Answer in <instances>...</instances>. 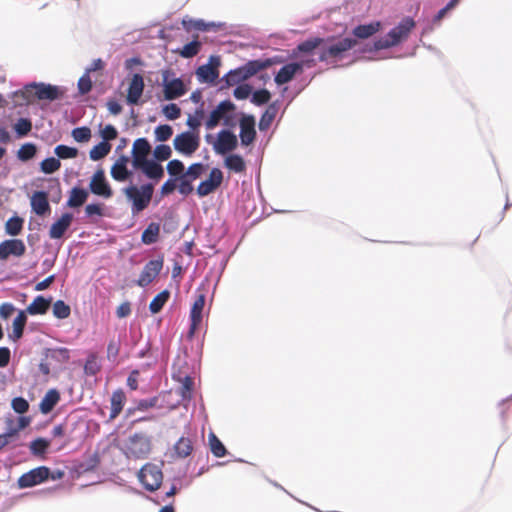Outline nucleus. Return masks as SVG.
Segmentation results:
<instances>
[{"label": "nucleus", "mask_w": 512, "mask_h": 512, "mask_svg": "<svg viewBox=\"0 0 512 512\" xmlns=\"http://www.w3.org/2000/svg\"><path fill=\"white\" fill-rule=\"evenodd\" d=\"M356 47V39L346 37H310L298 43L291 50V57L317 55L320 62L339 67L338 62L343 60L351 49Z\"/></svg>", "instance_id": "1"}, {"label": "nucleus", "mask_w": 512, "mask_h": 512, "mask_svg": "<svg viewBox=\"0 0 512 512\" xmlns=\"http://www.w3.org/2000/svg\"><path fill=\"white\" fill-rule=\"evenodd\" d=\"M416 27V21L411 16H404L399 23L391 28L384 37H379L372 42H367L358 48V52L373 53L383 49L398 46L409 37Z\"/></svg>", "instance_id": "2"}, {"label": "nucleus", "mask_w": 512, "mask_h": 512, "mask_svg": "<svg viewBox=\"0 0 512 512\" xmlns=\"http://www.w3.org/2000/svg\"><path fill=\"white\" fill-rule=\"evenodd\" d=\"M121 191L131 204L132 214L137 215L149 206L154 193V183L136 185L130 182L129 185L123 187Z\"/></svg>", "instance_id": "3"}, {"label": "nucleus", "mask_w": 512, "mask_h": 512, "mask_svg": "<svg viewBox=\"0 0 512 512\" xmlns=\"http://www.w3.org/2000/svg\"><path fill=\"white\" fill-rule=\"evenodd\" d=\"M164 462L161 461V464L155 463H146L141 467L138 472L139 482L143 485V487L149 492H155L160 488L163 482V472L162 466Z\"/></svg>", "instance_id": "4"}, {"label": "nucleus", "mask_w": 512, "mask_h": 512, "mask_svg": "<svg viewBox=\"0 0 512 512\" xmlns=\"http://www.w3.org/2000/svg\"><path fill=\"white\" fill-rule=\"evenodd\" d=\"M200 146L199 131H184L173 139L174 149L187 157L192 156Z\"/></svg>", "instance_id": "5"}, {"label": "nucleus", "mask_w": 512, "mask_h": 512, "mask_svg": "<svg viewBox=\"0 0 512 512\" xmlns=\"http://www.w3.org/2000/svg\"><path fill=\"white\" fill-rule=\"evenodd\" d=\"M127 449L137 459L146 458L151 451V437L145 433H134L128 439Z\"/></svg>", "instance_id": "6"}, {"label": "nucleus", "mask_w": 512, "mask_h": 512, "mask_svg": "<svg viewBox=\"0 0 512 512\" xmlns=\"http://www.w3.org/2000/svg\"><path fill=\"white\" fill-rule=\"evenodd\" d=\"M239 127L241 145L244 147L252 145L257 137L255 116L245 112H240Z\"/></svg>", "instance_id": "7"}, {"label": "nucleus", "mask_w": 512, "mask_h": 512, "mask_svg": "<svg viewBox=\"0 0 512 512\" xmlns=\"http://www.w3.org/2000/svg\"><path fill=\"white\" fill-rule=\"evenodd\" d=\"M238 136L231 129H221L216 136L214 143V152L218 155L225 156L234 151L238 147Z\"/></svg>", "instance_id": "8"}, {"label": "nucleus", "mask_w": 512, "mask_h": 512, "mask_svg": "<svg viewBox=\"0 0 512 512\" xmlns=\"http://www.w3.org/2000/svg\"><path fill=\"white\" fill-rule=\"evenodd\" d=\"M223 172L218 167H213L208 177L204 180H202L197 188H196V194L200 197H206L212 193H214L223 183Z\"/></svg>", "instance_id": "9"}, {"label": "nucleus", "mask_w": 512, "mask_h": 512, "mask_svg": "<svg viewBox=\"0 0 512 512\" xmlns=\"http://www.w3.org/2000/svg\"><path fill=\"white\" fill-rule=\"evenodd\" d=\"M48 472L49 467L47 466H38L29 470L26 473H23L17 481L18 487L20 489L32 488L36 485L45 483L48 481Z\"/></svg>", "instance_id": "10"}, {"label": "nucleus", "mask_w": 512, "mask_h": 512, "mask_svg": "<svg viewBox=\"0 0 512 512\" xmlns=\"http://www.w3.org/2000/svg\"><path fill=\"white\" fill-rule=\"evenodd\" d=\"M163 264V255L158 256L157 259L149 260L143 267V270L141 271L139 278L135 281V284L143 288L151 284L160 274Z\"/></svg>", "instance_id": "11"}, {"label": "nucleus", "mask_w": 512, "mask_h": 512, "mask_svg": "<svg viewBox=\"0 0 512 512\" xmlns=\"http://www.w3.org/2000/svg\"><path fill=\"white\" fill-rule=\"evenodd\" d=\"M236 109V105L234 102L227 98L220 101L210 112L208 118L205 121V127L207 130L215 129L220 121L225 118V115H228L230 111H234Z\"/></svg>", "instance_id": "12"}, {"label": "nucleus", "mask_w": 512, "mask_h": 512, "mask_svg": "<svg viewBox=\"0 0 512 512\" xmlns=\"http://www.w3.org/2000/svg\"><path fill=\"white\" fill-rule=\"evenodd\" d=\"M151 144L146 137L137 138L132 146L130 161L134 170L143 165L144 162L148 161L149 152L151 151Z\"/></svg>", "instance_id": "13"}, {"label": "nucleus", "mask_w": 512, "mask_h": 512, "mask_svg": "<svg viewBox=\"0 0 512 512\" xmlns=\"http://www.w3.org/2000/svg\"><path fill=\"white\" fill-rule=\"evenodd\" d=\"M26 87H32L35 89L34 94L38 100H48L50 102L62 99L65 92V90L60 86L42 82H32Z\"/></svg>", "instance_id": "14"}, {"label": "nucleus", "mask_w": 512, "mask_h": 512, "mask_svg": "<svg viewBox=\"0 0 512 512\" xmlns=\"http://www.w3.org/2000/svg\"><path fill=\"white\" fill-rule=\"evenodd\" d=\"M130 157L127 155H120L117 160L113 163L110 169L111 177L117 182H132L134 176V168L129 169L128 164Z\"/></svg>", "instance_id": "15"}, {"label": "nucleus", "mask_w": 512, "mask_h": 512, "mask_svg": "<svg viewBox=\"0 0 512 512\" xmlns=\"http://www.w3.org/2000/svg\"><path fill=\"white\" fill-rule=\"evenodd\" d=\"M164 100L170 101L178 99L186 94L188 88L181 77H172L171 82H167V76L162 79Z\"/></svg>", "instance_id": "16"}, {"label": "nucleus", "mask_w": 512, "mask_h": 512, "mask_svg": "<svg viewBox=\"0 0 512 512\" xmlns=\"http://www.w3.org/2000/svg\"><path fill=\"white\" fill-rule=\"evenodd\" d=\"M25 252L26 246L21 239H5L0 243V261H5L10 256L21 257Z\"/></svg>", "instance_id": "17"}, {"label": "nucleus", "mask_w": 512, "mask_h": 512, "mask_svg": "<svg viewBox=\"0 0 512 512\" xmlns=\"http://www.w3.org/2000/svg\"><path fill=\"white\" fill-rule=\"evenodd\" d=\"M136 171H140L149 179L148 183H154V186L164 177L165 168L162 163L150 157V159L141 165Z\"/></svg>", "instance_id": "18"}, {"label": "nucleus", "mask_w": 512, "mask_h": 512, "mask_svg": "<svg viewBox=\"0 0 512 512\" xmlns=\"http://www.w3.org/2000/svg\"><path fill=\"white\" fill-rule=\"evenodd\" d=\"M48 191L38 190L33 193L30 199L31 209L37 216H46L51 212L48 200Z\"/></svg>", "instance_id": "19"}, {"label": "nucleus", "mask_w": 512, "mask_h": 512, "mask_svg": "<svg viewBox=\"0 0 512 512\" xmlns=\"http://www.w3.org/2000/svg\"><path fill=\"white\" fill-rule=\"evenodd\" d=\"M144 79L140 73H135L129 83L126 102L129 105H139L144 91Z\"/></svg>", "instance_id": "20"}, {"label": "nucleus", "mask_w": 512, "mask_h": 512, "mask_svg": "<svg viewBox=\"0 0 512 512\" xmlns=\"http://www.w3.org/2000/svg\"><path fill=\"white\" fill-rule=\"evenodd\" d=\"M382 22L378 20L371 21L369 23L359 24L352 29L351 38L358 40H366L374 36L376 33L382 30Z\"/></svg>", "instance_id": "21"}, {"label": "nucleus", "mask_w": 512, "mask_h": 512, "mask_svg": "<svg viewBox=\"0 0 512 512\" xmlns=\"http://www.w3.org/2000/svg\"><path fill=\"white\" fill-rule=\"evenodd\" d=\"M298 74H301V66L295 61L284 63L283 66L274 75V82L278 85L289 83Z\"/></svg>", "instance_id": "22"}, {"label": "nucleus", "mask_w": 512, "mask_h": 512, "mask_svg": "<svg viewBox=\"0 0 512 512\" xmlns=\"http://www.w3.org/2000/svg\"><path fill=\"white\" fill-rule=\"evenodd\" d=\"M74 216L71 212H64L49 229V236L51 239H60L65 232L70 228Z\"/></svg>", "instance_id": "23"}, {"label": "nucleus", "mask_w": 512, "mask_h": 512, "mask_svg": "<svg viewBox=\"0 0 512 512\" xmlns=\"http://www.w3.org/2000/svg\"><path fill=\"white\" fill-rule=\"evenodd\" d=\"M281 106V100L277 99L271 102L266 110L261 115V118L258 123V128L260 131H266L271 126L273 120L275 119L279 109Z\"/></svg>", "instance_id": "24"}, {"label": "nucleus", "mask_w": 512, "mask_h": 512, "mask_svg": "<svg viewBox=\"0 0 512 512\" xmlns=\"http://www.w3.org/2000/svg\"><path fill=\"white\" fill-rule=\"evenodd\" d=\"M52 301V297H44L43 295H37L34 300L22 310L26 315H43L49 309V304Z\"/></svg>", "instance_id": "25"}, {"label": "nucleus", "mask_w": 512, "mask_h": 512, "mask_svg": "<svg viewBox=\"0 0 512 512\" xmlns=\"http://www.w3.org/2000/svg\"><path fill=\"white\" fill-rule=\"evenodd\" d=\"M89 191L83 187L74 186L69 192V198L65 206L77 209L80 208L88 199Z\"/></svg>", "instance_id": "26"}, {"label": "nucleus", "mask_w": 512, "mask_h": 512, "mask_svg": "<svg viewBox=\"0 0 512 512\" xmlns=\"http://www.w3.org/2000/svg\"><path fill=\"white\" fill-rule=\"evenodd\" d=\"M245 80L246 78L241 66L235 69H231L226 74H224L221 79H219V82L221 83L220 90L232 87L234 85L236 86Z\"/></svg>", "instance_id": "27"}, {"label": "nucleus", "mask_w": 512, "mask_h": 512, "mask_svg": "<svg viewBox=\"0 0 512 512\" xmlns=\"http://www.w3.org/2000/svg\"><path fill=\"white\" fill-rule=\"evenodd\" d=\"M195 75L200 83L215 84L219 79V70L209 64H203L196 69Z\"/></svg>", "instance_id": "28"}, {"label": "nucleus", "mask_w": 512, "mask_h": 512, "mask_svg": "<svg viewBox=\"0 0 512 512\" xmlns=\"http://www.w3.org/2000/svg\"><path fill=\"white\" fill-rule=\"evenodd\" d=\"M60 401V392L56 388L49 389L39 403L42 414H49Z\"/></svg>", "instance_id": "29"}, {"label": "nucleus", "mask_w": 512, "mask_h": 512, "mask_svg": "<svg viewBox=\"0 0 512 512\" xmlns=\"http://www.w3.org/2000/svg\"><path fill=\"white\" fill-rule=\"evenodd\" d=\"M42 355L58 364H65L70 360V350L66 347L44 348Z\"/></svg>", "instance_id": "30"}, {"label": "nucleus", "mask_w": 512, "mask_h": 512, "mask_svg": "<svg viewBox=\"0 0 512 512\" xmlns=\"http://www.w3.org/2000/svg\"><path fill=\"white\" fill-rule=\"evenodd\" d=\"M26 323L27 315L19 310L12 323V332L8 334L9 339L13 342L19 341L23 337Z\"/></svg>", "instance_id": "31"}, {"label": "nucleus", "mask_w": 512, "mask_h": 512, "mask_svg": "<svg viewBox=\"0 0 512 512\" xmlns=\"http://www.w3.org/2000/svg\"><path fill=\"white\" fill-rule=\"evenodd\" d=\"M202 48V42L198 40V36H194V38L186 43L181 48H176L173 50L174 53L180 55L184 59H190L195 57Z\"/></svg>", "instance_id": "32"}, {"label": "nucleus", "mask_w": 512, "mask_h": 512, "mask_svg": "<svg viewBox=\"0 0 512 512\" xmlns=\"http://www.w3.org/2000/svg\"><path fill=\"white\" fill-rule=\"evenodd\" d=\"M126 401V395L122 389H117L112 393L110 402H111V411L109 420L115 419L123 410L124 404Z\"/></svg>", "instance_id": "33"}, {"label": "nucleus", "mask_w": 512, "mask_h": 512, "mask_svg": "<svg viewBox=\"0 0 512 512\" xmlns=\"http://www.w3.org/2000/svg\"><path fill=\"white\" fill-rule=\"evenodd\" d=\"M206 302V296L204 293H199L196 295L195 300L191 306L189 313V320L192 322H202L203 320V310Z\"/></svg>", "instance_id": "34"}, {"label": "nucleus", "mask_w": 512, "mask_h": 512, "mask_svg": "<svg viewBox=\"0 0 512 512\" xmlns=\"http://www.w3.org/2000/svg\"><path fill=\"white\" fill-rule=\"evenodd\" d=\"M89 193L102 197L104 199H109L113 196V190L108 182V180L105 181H98V182H89V188L87 189Z\"/></svg>", "instance_id": "35"}, {"label": "nucleus", "mask_w": 512, "mask_h": 512, "mask_svg": "<svg viewBox=\"0 0 512 512\" xmlns=\"http://www.w3.org/2000/svg\"><path fill=\"white\" fill-rule=\"evenodd\" d=\"M160 224L157 222H150L141 235V242L145 245H152L159 240Z\"/></svg>", "instance_id": "36"}, {"label": "nucleus", "mask_w": 512, "mask_h": 512, "mask_svg": "<svg viewBox=\"0 0 512 512\" xmlns=\"http://www.w3.org/2000/svg\"><path fill=\"white\" fill-rule=\"evenodd\" d=\"M51 441L45 437H37L29 443V450L32 455L44 457L50 447Z\"/></svg>", "instance_id": "37"}, {"label": "nucleus", "mask_w": 512, "mask_h": 512, "mask_svg": "<svg viewBox=\"0 0 512 512\" xmlns=\"http://www.w3.org/2000/svg\"><path fill=\"white\" fill-rule=\"evenodd\" d=\"M178 182V193L183 197L189 196L194 191V181H196L193 177L189 176V174L185 171L181 175L176 177Z\"/></svg>", "instance_id": "38"}, {"label": "nucleus", "mask_w": 512, "mask_h": 512, "mask_svg": "<svg viewBox=\"0 0 512 512\" xmlns=\"http://www.w3.org/2000/svg\"><path fill=\"white\" fill-rule=\"evenodd\" d=\"M224 165L230 171L242 173L246 169L244 158L240 154H229L224 159Z\"/></svg>", "instance_id": "39"}, {"label": "nucleus", "mask_w": 512, "mask_h": 512, "mask_svg": "<svg viewBox=\"0 0 512 512\" xmlns=\"http://www.w3.org/2000/svg\"><path fill=\"white\" fill-rule=\"evenodd\" d=\"M24 226V219L16 213L11 216L5 223V233L11 237L21 234Z\"/></svg>", "instance_id": "40"}, {"label": "nucleus", "mask_w": 512, "mask_h": 512, "mask_svg": "<svg viewBox=\"0 0 512 512\" xmlns=\"http://www.w3.org/2000/svg\"><path fill=\"white\" fill-rule=\"evenodd\" d=\"M170 291L168 289L162 290L160 293H158L149 303V311L152 314H158L161 312L165 304L170 298Z\"/></svg>", "instance_id": "41"}, {"label": "nucleus", "mask_w": 512, "mask_h": 512, "mask_svg": "<svg viewBox=\"0 0 512 512\" xmlns=\"http://www.w3.org/2000/svg\"><path fill=\"white\" fill-rule=\"evenodd\" d=\"M173 448L178 458H186L192 453L193 444L190 438L182 436L174 444Z\"/></svg>", "instance_id": "42"}, {"label": "nucleus", "mask_w": 512, "mask_h": 512, "mask_svg": "<svg viewBox=\"0 0 512 512\" xmlns=\"http://www.w3.org/2000/svg\"><path fill=\"white\" fill-rule=\"evenodd\" d=\"M246 80L266 69L264 59H253L241 65Z\"/></svg>", "instance_id": "43"}, {"label": "nucleus", "mask_w": 512, "mask_h": 512, "mask_svg": "<svg viewBox=\"0 0 512 512\" xmlns=\"http://www.w3.org/2000/svg\"><path fill=\"white\" fill-rule=\"evenodd\" d=\"M111 144L107 141H101L98 144L94 145L92 149L89 151V158L92 161H99L106 157L111 151Z\"/></svg>", "instance_id": "44"}, {"label": "nucleus", "mask_w": 512, "mask_h": 512, "mask_svg": "<svg viewBox=\"0 0 512 512\" xmlns=\"http://www.w3.org/2000/svg\"><path fill=\"white\" fill-rule=\"evenodd\" d=\"M100 464V455L96 451L88 456L84 457V459L78 464V469L81 472H92L96 470L98 465Z\"/></svg>", "instance_id": "45"}, {"label": "nucleus", "mask_w": 512, "mask_h": 512, "mask_svg": "<svg viewBox=\"0 0 512 512\" xmlns=\"http://www.w3.org/2000/svg\"><path fill=\"white\" fill-rule=\"evenodd\" d=\"M37 151L38 148L35 143L26 142L17 151V158L21 162H28L36 156Z\"/></svg>", "instance_id": "46"}, {"label": "nucleus", "mask_w": 512, "mask_h": 512, "mask_svg": "<svg viewBox=\"0 0 512 512\" xmlns=\"http://www.w3.org/2000/svg\"><path fill=\"white\" fill-rule=\"evenodd\" d=\"M61 167V161L59 158L50 156L46 157L39 163V169L42 173L46 175H51L58 171Z\"/></svg>", "instance_id": "47"}, {"label": "nucleus", "mask_w": 512, "mask_h": 512, "mask_svg": "<svg viewBox=\"0 0 512 512\" xmlns=\"http://www.w3.org/2000/svg\"><path fill=\"white\" fill-rule=\"evenodd\" d=\"M17 138L26 137L32 130V121L27 117H20L13 126Z\"/></svg>", "instance_id": "48"}, {"label": "nucleus", "mask_w": 512, "mask_h": 512, "mask_svg": "<svg viewBox=\"0 0 512 512\" xmlns=\"http://www.w3.org/2000/svg\"><path fill=\"white\" fill-rule=\"evenodd\" d=\"M271 93L266 88H259L255 90L253 88L252 96L250 98V102L255 106H263L270 102Z\"/></svg>", "instance_id": "49"}, {"label": "nucleus", "mask_w": 512, "mask_h": 512, "mask_svg": "<svg viewBox=\"0 0 512 512\" xmlns=\"http://www.w3.org/2000/svg\"><path fill=\"white\" fill-rule=\"evenodd\" d=\"M79 150L76 147L59 144L54 148V154L59 161L62 159H74L78 156Z\"/></svg>", "instance_id": "50"}, {"label": "nucleus", "mask_w": 512, "mask_h": 512, "mask_svg": "<svg viewBox=\"0 0 512 512\" xmlns=\"http://www.w3.org/2000/svg\"><path fill=\"white\" fill-rule=\"evenodd\" d=\"M209 445L210 450L215 457L221 458L228 453L224 444L213 432L209 434Z\"/></svg>", "instance_id": "51"}, {"label": "nucleus", "mask_w": 512, "mask_h": 512, "mask_svg": "<svg viewBox=\"0 0 512 512\" xmlns=\"http://www.w3.org/2000/svg\"><path fill=\"white\" fill-rule=\"evenodd\" d=\"M193 389H194L193 378L189 375H185L181 381V387L179 388V394L183 401L191 400Z\"/></svg>", "instance_id": "52"}, {"label": "nucleus", "mask_w": 512, "mask_h": 512, "mask_svg": "<svg viewBox=\"0 0 512 512\" xmlns=\"http://www.w3.org/2000/svg\"><path fill=\"white\" fill-rule=\"evenodd\" d=\"M154 135L157 142H166L173 135V127L169 124H159L154 129Z\"/></svg>", "instance_id": "53"}, {"label": "nucleus", "mask_w": 512, "mask_h": 512, "mask_svg": "<svg viewBox=\"0 0 512 512\" xmlns=\"http://www.w3.org/2000/svg\"><path fill=\"white\" fill-rule=\"evenodd\" d=\"M172 156V149L169 145L160 143L156 145V147L153 150V155L151 158L157 160V162L162 163L163 161H166L170 159Z\"/></svg>", "instance_id": "54"}, {"label": "nucleus", "mask_w": 512, "mask_h": 512, "mask_svg": "<svg viewBox=\"0 0 512 512\" xmlns=\"http://www.w3.org/2000/svg\"><path fill=\"white\" fill-rule=\"evenodd\" d=\"M181 23L183 28L188 32L191 30L206 32V21L203 19L184 17Z\"/></svg>", "instance_id": "55"}, {"label": "nucleus", "mask_w": 512, "mask_h": 512, "mask_svg": "<svg viewBox=\"0 0 512 512\" xmlns=\"http://www.w3.org/2000/svg\"><path fill=\"white\" fill-rule=\"evenodd\" d=\"M7 428L2 433V436H4L5 440L8 441V445L13 443L18 437L21 432L20 429L16 425H14V421L11 418H7L5 421Z\"/></svg>", "instance_id": "56"}, {"label": "nucleus", "mask_w": 512, "mask_h": 512, "mask_svg": "<svg viewBox=\"0 0 512 512\" xmlns=\"http://www.w3.org/2000/svg\"><path fill=\"white\" fill-rule=\"evenodd\" d=\"M71 136L78 143H86L91 139L92 133L88 126H79L72 130Z\"/></svg>", "instance_id": "57"}, {"label": "nucleus", "mask_w": 512, "mask_h": 512, "mask_svg": "<svg viewBox=\"0 0 512 512\" xmlns=\"http://www.w3.org/2000/svg\"><path fill=\"white\" fill-rule=\"evenodd\" d=\"M53 315L57 319H66L71 314V308L68 304H66L63 300H57L53 304Z\"/></svg>", "instance_id": "58"}, {"label": "nucleus", "mask_w": 512, "mask_h": 512, "mask_svg": "<svg viewBox=\"0 0 512 512\" xmlns=\"http://www.w3.org/2000/svg\"><path fill=\"white\" fill-rule=\"evenodd\" d=\"M253 86L247 83H241L235 86L233 90V96L237 100L250 99L253 92Z\"/></svg>", "instance_id": "59"}, {"label": "nucleus", "mask_w": 512, "mask_h": 512, "mask_svg": "<svg viewBox=\"0 0 512 512\" xmlns=\"http://www.w3.org/2000/svg\"><path fill=\"white\" fill-rule=\"evenodd\" d=\"M178 182L176 177H170L162 184L159 190V197L164 198L173 194L175 191L178 192Z\"/></svg>", "instance_id": "60"}, {"label": "nucleus", "mask_w": 512, "mask_h": 512, "mask_svg": "<svg viewBox=\"0 0 512 512\" xmlns=\"http://www.w3.org/2000/svg\"><path fill=\"white\" fill-rule=\"evenodd\" d=\"M186 170L184 163L179 159H172L166 165V171L170 177H177Z\"/></svg>", "instance_id": "61"}, {"label": "nucleus", "mask_w": 512, "mask_h": 512, "mask_svg": "<svg viewBox=\"0 0 512 512\" xmlns=\"http://www.w3.org/2000/svg\"><path fill=\"white\" fill-rule=\"evenodd\" d=\"M162 113L166 119L175 121L181 116V108L175 103H168L162 106Z\"/></svg>", "instance_id": "62"}, {"label": "nucleus", "mask_w": 512, "mask_h": 512, "mask_svg": "<svg viewBox=\"0 0 512 512\" xmlns=\"http://www.w3.org/2000/svg\"><path fill=\"white\" fill-rule=\"evenodd\" d=\"M207 168L208 165L202 162H194L190 164L185 171L189 174V176L197 180L206 172Z\"/></svg>", "instance_id": "63"}, {"label": "nucleus", "mask_w": 512, "mask_h": 512, "mask_svg": "<svg viewBox=\"0 0 512 512\" xmlns=\"http://www.w3.org/2000/svg\"><path fill=\"white\" fill-rule=\"evenodd\" d=\"M11 408L17 414H25L29 410V402L24 397L17 396L12 399Z\"/></svg>", "instance_id": "64"}]
</instances>
